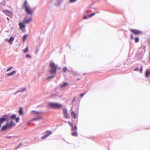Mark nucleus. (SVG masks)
I'll return each mask as SVG.
<instances>
[{
	"mask_svg": "<svg viewBox=\"0 0 150 150\" xmlns=\"http://www.w3.org/2000/svg\"><path fill=\"white\" fill-rule=\"evenodd\" d=\"M49 67L50 68L49 71L51 74L56 73L57 71V66L53 62H50L49 64Z\"/></svg>",
	"mask_w": 150,
	"mask_h": 150,
	"instance_id": "1",
	"label": "nucleus"
},
{
	"mask_svg": "<svg viewBox=\"0 0 150 150\" xmlns=\"http://www.w3.org/2000/svg\"><path fill=\"white\" fill-rule=\"evenodd\" d=\"M27 2L26 0L25 1L24 3L23 4V7L25 8V11H26L27 14H29L30 16L32 15L33 12V10H31L30 8L27 6Z\"/></svg>",
	"mask_w": 150,
	"mask_h": 150,
	"instance_id": "2",
	"label": "nucleus"
},
{
	"mask_svg": "<svg viewBox=\"0 0 150 150\" xmlns=\"http://www.w3.org/2000/svg\"><path fill=\"white\" fill-rule=\"evenodd\" d=\"M49 107L53 109H59L62 107V105L61 104L56 103H49Z\"/></svg>",
	"mask_w": 150,
	"mask_h": 150,
	"instance_id": "3",
	"label": "nucleus"
},
{
	"mask_svg": "<svg viewBox=\"0 0 150 150\" xmlns=\"http://www.w3.org/2000/svg\"><path fill=\"white\" fill-rule=\"evenodd\" d=\"M52 132L49 130H47L44 133V136L41 137V139H44L47 138L48 136L51 135Z\"/></svg>",
	"mask_w": 150,
	"mask_h": 150,
	"instance_id": "4",
	"label": "nucleus"
},
{
	"mask_svg": "<svg viewBox=\"0 0 150 150\" xmlns=\"http://www.w3.org/2000/svg\"><path fill=\"white\" fill-rule=\"evenodd\" d=\"M30 16H31L28 19L27 18V16H26L23 19V22L25 24H27L30 21H31L32 18V15Z\"/></svg>",
	"mask_w": 150,
	"mask_h": 150,
	"instance_id": "5",
	"label": "nucleus"
},
{
	"mask_svg": "<svg viewBox=\"0 0 150 150\" xmlns=\"http://www.w3.org/2000/svg\"><path fill=\"white\" fill-rule=\"evenodd\" d=\"M130 31L135 35H142V33L141 31L136 29H131Z\"/></svg>",
	"mask_w": 150,
	"mask_h": 150,
	"instance_id": "6",
	"label": "nucleus"
},
{
	"mask_svg": "<svg viewBox=\"0 0 150 150\" xmlns=\"http://www.w3.org/2000/svg\"><path fill=\"white\" fill-rule=\"evenodd\" d=\"M42 113L43 112L42 111H37L32 110L30 112V114L31 115H37L38 116V115H40V114Z\"/></svg>",
	"mask_w": 150,
	"mask_h": 150,
	"instance_id": "7",
	"label": "nucleus"
},
{
	"mask_svg": "<svg viewBox=\"0 0 150 150\" xmlns=\"http://www.w3.org/2000/svg\"><path fill=\"white\" fill-rule=\"evenodd\" d=\"M4 117H3L0 118V125H1V124L5 120H8V118L4 117H7V115H4Z\"/></svg>",
	"mask_w": 150,
	"mask_h": 150,
	"instance_id": "8",
	"label": "nucleus"
},
{
	"mask_svg": "<svg viewBox=\"0 0 150 150\" xmlns=\"http://www.w3.org/2000/svg\"><path fill=\"white\" fill-rule=\"evenodd\" d=\"M10 128L8 125V123H7L6 124L3 126L1 129V131H5L6 129L8 128Z\"/></svg>",
	"mask_w": 150,
	"mask_h": 150,
	"instance_id": "9",
	"label": "nucleus"
},
{
	"mask_svg": "<svg viewBox=\"0 0 150 150\" xmlns=\"http://www.w3.org/2000/svg\"><path fill=\"white\" fill-rule=\"evenodd\" d=\"M71 127V130L72 131H77V127L75 124H73L72 126Z\"/></svg>",
	"mask_w": 150,
	"mask_h": 150,
	"instance_id": "10",
	"label": "nucleus"
},
{
	"mask_svg": "<svg viewBox=\"0 0 150 150\" xmlns=\"http://www.w3.org/2000/svg\"><path fill=\"white\" fill-rule=\"evenodd\" d=\"M19 26L20 27V29H22L25 26V25H24V23L23 22H20L19 23Z\"/></svg>",
	"mask_w": 150,
	"mask_h": 150,
	"instance_id": "11",
	"label": "nucleus"
},
{
	"mask_svg": "<svg viewBox=\"0 0 150 150\" xmlns=\"http://www.w3.org/2000/svg\"><path fill=\"white\" fill-rule=\"evenodd\" d=\"M25 91H26V88H21V89H20V90L18 91H17L14 94L15 95L17 93H18V92H23Z\"/></svg>",
	"mask_w": 150,
	"mask_h": 150,
	"instance_id": "12",
	"label": "nucleus"
},
{
	"mask_svg": "<svg viewBox=\"0 0 150 150\" xmlns=\"http://www.w3.org/2000/svg\"><path fill=\"white\" fill-rule=\"evenodd\" d=\"M41 115H38L37 117L33 118L32 120V121H35L40 120L41 119Z\"/></svg>",
	"mask_w": 150,
	"mask_h": 150,
	"instance_id": "13",
	"label": "nucleus"
},
{
	"mask_svg": "<svg viewBox=\"0 0 150 150\" xmlns=\"http://www.w3.org/2000/svg\"><path fill=\"white\" fill-rule=\"evenodd\" d=\"M14 40V37H11L10 39L8 40V39H7V41H8L9 43L11 44L12 43L13 41Z\"/></svg>",
	"mask_w": 150,
	"mask_h": 150,
	"instance_id": "14",
	"label": "nucleus"
},
{
	"mask_svg": "<svg viewBox=\"0 0 150 150\" xmlns=\"http://www.w3.org/2000/svg\"><path fill=\"white\" fill-rule=\"evenodd\" d=\"M8 125L9 127H10L12 126H15V124L14 122H13L12 120H11L10 123L9 124L8 123Z\"/></svg>",
	"mask_w": 150,
	"mask_h": 150,
	"instance_id": "15",
	"label": "nucleus"
},
{
	"mask_svg": "<svg viewBox=\"0 0 150 150\" xmlns=\"http://www.w3.org/2000/svg\"><path fill=\"white\" fill-rule=\"evenodd\" d=\"M71 116L74 119L76 118V114L74 111H72L71 112Z\"/></svg>",
	"mask_w": 150,
	"mask_h": 150,
	"instance_id": "16",
	"label": "nucleus"
},
{
	"mask_svg": "<svg viewBox=\"0 0 150 150\" xmlns=\"http://www.w3.org/2000/svg\"><path fill=\"white\" fill-rule=\"evenodd\" d=\"M4 12L6 15L8 16H10L11 14V12L8 10H5Z\"/></svg>",
	"mask_w": 150,
	"mask_h": 150,
	"instance_id": "17",
	"label": "nucleus"
},
{
	"mask_svg": "<svg viewBox=\"0 0 150 150\" xmlns=\"http://www.w3.org/2000/svg\"><path fill=\"white\" fill-rule=\"evenodd\" d=\"M57 3L55 4V5L56 6H58L60 5L61 1V0H57Z\"/></svg>",
	"mask_w": 150,
	"mask_h": 150,
	"instance_id": "18",
	"label": "nucleus"
},
{
	"mask_svg": "<svg viewBox=\"0 0 150 150\" xmlns=\"http://www.w3.org/2000/svg\"><path fill=\"white\" fill-rule=\"evenodd\" d=\"M16 72V70L13 71L12 72L10 73L7 74V76H9L14 74Z\"/></svg>",
	"mask_w": 150,
	"mask_h": 150,
	"instance_id": "19",
	"label": "nucleus"
},
{
	"mask_svg": "<svg viewBox=\"0 0 150 150\" xmlns=\"http://www.w3.org/2000/svg\"><path fill=\"white\" fill-rule=\"evenodd\" d=\"M16 72V70L13 71L12 72L10 73L7 74V76H9L14 74Z\"/></svg>",
	"mask_w": 150,
	"mask_h": 150,
	"instance_id": "20",
	"label": "nucleus"
},
{
	"mask_svg": "<svg viewBox=\"0 0 150 150\" xmlns=\"http://www.w3.org/2000/svg\"><path fill=\"white\" fill-rule=\"evenodd\" d=\"M72 136H76L78 135V133L77 131H73V132L71 134Z\"/></svg>",
	"mask_w": 150,
	"mask_h": 150,
	"instance_id": "21",
	"label": "nucleus"
},
{
	"mask_svg": "<svg viewBox=\"0 0 150 150\" xmlns=\"http://www.w3.org/2000/svg\"><path fill=\"white\" fill-rule=\"evenodd\" d=\"M19 114L20 115H22L23 113V109L22 108H20L18 111Z\"/></svg>",
	"mask_w": 150,
	"mask_h": 150,
	"instance_id": "22",
	"label": "nucleus"
},
{
	"mask_svg": "<svg viewBox=\"0 0 150 150\" xmlns=\"http://www.w3.org/2000/svg\"><path fill=\"white\" fill-rule=\"evenodd\" d=\"M16 114H14L12 115L11 116V119L12 120L15 119V118H16Z\"/></svg>",
	"mask_w": 150,
	"mask_h": 150,
	"instance_id": "23",
	"label": "nucleus"
},
{
	"mask_svg": "<svg viewBox=\"0 0 150 150\" xmlns=\"http://www.w3.org/2000/svg\"><path fill=\"white\" fill-rule=\"evenodd\" d=\"M64 117L66 119H68L69 118V116L67 113H64Z\"/></svg>",
	"mask_w": 150,
	"mask_h": 150,
	"instance_id": "24",
	"label": "nucleus"
},
{
	"mask_svg": "<svg viewBox=\"0 0 150 150\" xmlns=\"http://www.w3.org/2000/svg\"><path fill=\"white\" fill-rule=\"evenodd\" d=\"M68 83H67L65 82L61 85V87L63 88L65 86H66L68 85Z\"/></svg>",
	"mask_w": 150,
	"mask_h": 150,
	"instance_id": "25",
	"label": "nucleus"
},
{
	"mask_svg": "<svg viewBox=\"0 0 150 150\" xmlns=\"http://www.w3.org/2000/svg\"><path fill=\"white\" fill-rule=\"evenodd\" d=\"M146 48V46L145 45H143L140 48L141 49H143L144 50V52H145Z\"/></svg>",
	"mask_w": 150,
	"mask_h": 150,
	"instance_id": "26",
	"label": "nucleus"
},
{
	"mask_svg": "<svg viewBox=\"0 0 150 150\" xmlns=\"http://www.w3.org/2000/svg\"><path fill=\"white\" fill-rule=\"evenodd\" d=\"M24 52L25 53H26L28 51V47H26L25 49L23 50Z\"/></svg>",
	"mask_w": 150,
	"mask_h": 150,
	"instance_id": "27",
	"label": "nucleus"
},
{
	"mask_svg": "<svg viewBox=\"0 0 150 150\" xmlns=\"http://www.w3.org/2000/svg\"><path fill=\"white\" fill-rule=\"evenodd\" d=\"M27 35H25L23 37V40L24 41L25 40L26 38H27Z\"/></svg>",
	"mask_w": 150,
	"mask_h": 150,
	"instance_id": "28",
	"label": "nucleus"
},
{
	"mask_svg": "<svg viewBox=\"0 0 150 150\" xmlns=\"http://www.w3.org/2000/svg\"><path fill=\"white\" fill-rule=\"evenodd\" d=\"M139 41V38L137 37L135 38V41L136 43L138 42Z\"/></svg>",
	"mask_w": 150,
	"mask_h": 150,
	"instance_id": "29",
	"label": "nucleus"
},
{
	"mask_svg": "<svg viewBox=\"0 0 150 150\" xmlns=\"http://www.w3.org/2000/svg\"><path fill=\"white\" fill-rule=\"evenodd\" d=\"M95 13H93L89 15H88V16L89 17H91L93 16V15H94L95 14Z\"/></svg>",
	"mask_w": 150,
	"mask_h": 150,
	"instance_id": "30",
	"label": "nucleus"
},
{
	"mask_svg": "<svg viewBox=\"0 0 150 150\" xmlns=\"http://www.w3.org/2000/svg\"><path fill=\"white\" fill-rule=\"evenodd\" d=\"M16 121L17 122H18L19 121V117H16V118H15Z\"/></svg>",
	"mask_w": 150,
	"mask_h": 150,
	"instance_id": "31",
	"label": "nucleus"
},
{
	"mask_svg": "<svg viewBox=\"0 0 150 150\" xmlns=\"http://www.w3.org/2000/svg\"><path fill=\"white\" fill-rule=\"evenodd\" d=\"M63 110L64 114L67 113V111L66 109H63Z\"/></svg>",
	"mask_w": 150,
	"mask_h": 150,
	"instance_id": "32",
	"label": "nucleus"
},
{
	"mask_svg": "<svg viewBox=\"0 0 150 150\" xmlns=\"http://www.w3.org/2000/svg\"><path fill=\"white\" fill-rule=\"evenodd\" d=\"M54 77L53 76H48L47 78V79H52Z\"/></svg>",
	"mask_w": 150,
	"mask_h": 150,
	"instance_id": "33",
	"label": "nucleus"
},
{
	"mask_svg": "<svg viewBox=\"0 0 150 150\" xmlns=\"http://www.w3.org/2000/svg\"><path fill=\"white\" fill-rule=\"evenodd\" d=\"M67 70V68L66 67H64V68L62 69V70L64 72H65Z\"/></svg>",
	"mask_w": 150,
	"mask_h": 150,
	"instance_id": "34",
	"label": "nucleus"
},
{
	"mask_svg": "<svg viewBox=\"0 0 150 150\" xmlns=\"http://www.w3.org/2000/svg\"><path fill=\"white\" fill-rule=\"evenodd\" d=\"M76 97H74L73 98V99L71 102L72 104H73L74 103L75 101L76 100Z\"/></svg>",
	"mask_w": 150,
	"mask_h": 150,
	"instance_id": "35",
	"label": "nucleus"
},
{
	"mask_svg": "<svg viewBox=\"0 0 150 150\" xmlns=\"http://www.w3.org/2000/svg\"><path fill=\"white\" fill-rule=\"evenodd\" d=\"M77 0H69V2L70 3H73L76 2Z\"/></svg>",
	"mask_w": 150,
	"mask_h": 150,
	"instance_id": "36",
	"label": "nucleus"
},
{
	"mask_svg": "<svg viewBox=\"0 0 150 150\" xmlns=\"http://www.w3.org/2000/svg\"><path fill=\"white\" fill-rule=\"evenodd\" d=\"M25 57H26L28 58H30L31 57V55L28 54H26L25 55Z\"/></svg>",
	"mask_w": 150,
	"mask_h": 150,
	"instance_id": "37",
	"label": "nucleus"
},
{
	"mask_svg": "<svg viewBox=\"0 0 150 150\" xmlns=\"http://www.w3.org/2000/svg\"><path fill=\"white\" fill-rule=\"evenodd\" d=\"M88 17H89L88 16V15H85V16H84L83 17V18L84 19H86L88 18Z\"/></svg>",
	"mask_w": 150,
	"mask_h": 150,
	"instance_id": "38",
	"label": "nucleus"
},
{
	"mask_svg": "<svg viewBox=\"0 0 150 150\" xmlns=\"http://www.w3.org/2000/svg\"><path fill=\"white\" fill-rule=\"evenodd\" d=\"M0 10L1 11H2L4 12V11H5V10L2 7H0Z\"/></svg>",
	"mask_w": 150,
	"mask_h": 150,
	"instance_id": "39",
	"label": "nucleus"
},
{
	"mask_svg": "<svg viewBox=\"0 0 150 150\" xmlns=\"http://www.w3.org/2000/svg\"><path fill=\"white\" fill-rule=\"evenodd\" d=\"M12 68H13V67H10V68H8L7 69V70H6V72H8V71H10Z\"/></svg>",
	"mask_w": 150,
	"mask_h": 150,
	"instance_id": "40",
	"label": "nucleus"
},
{
	"mask_svg": "<svg viewBox=\"0 0 150 150\" xmlns=\"http://www.w3.org/2000/svg\"><path fill=\"white\" fill-rule=\"evenodd\" d=\"M139 70V67H136L134 70V71H137Z\"/></svg>",
	"mask_w": 150,
	"mask_h": 150,
	"instance_id": "41",
	"label": "nucleus"
},
{
	"mask_svg": "<svg viewBox=\"0 0 150 150\" xmlns=\"http://www.w3.org/2000/svg\"><path fill=\"white\" fill-rule=\"evenodd\" d=\"M5 4V2L4 1H3L2 2H1L0 4V5H4Z\"/></svg>",
	"mask_w": 150,
	"mask_h": 150,
	"instance_id": "42",
	"label": "nucleus"
},
{
	"mask_svg": "<svg viewBox=\"0 0 150 150\" xmlns=\"http://www.w3.org/2000/svg\"><path fill=\"white\" fill-rule=\"evenodd\" d=\"M11 137H12L11 136H6V137H5V138H6V139H10L11 138Z\"/></svg>",
	"mask_w": 150,
	"mask_h": 150,
	"instance_id": "43",
	"label": "nucleus"
},
{
	"mask_svg": "<svg viewBox=\"0 0 150 150\" xmlns=\"http://www.w3.org/2000/svg\"><path fill=\"white\" fill-rule=\"evenodd\" d=\"M86 93H82L80 94V96L81 97H83L85 94Z\"/></svg>",
	"mask_w": 150,
	"mask_h": 150,
	"instance_id": "44",
	"label": "nucleus"
},
{
	"mask_svg": "<svg viewBox=\"0 0 150 150\" xmlns=\"http://www.w3.org/2000/svg\"><path fill=\"white\" fill-rule=\"evenodd\" d=\"M40 139H39V138L38 137H35L34 139V140H39Z\"/></svg>",
	"mask_w": 150,
	"mask_h": 150,
	"instance_id": "45",
	"label": "nucleus"
},
{
	"mask_svg": "<svg viewBox=\"0 0 150 150\" xmlns=\"http://www.w3.org/2000/svg\"><path fill=\"white\" fill-rule=\"evenodd\" d=\"M68 124L70 125L71 127L72 126V125H73L70 122H68Z\"/></svg>",
	"mask_w": 150,
	"mask_h": 150,
	"instance_id": "46",
	"label": "nucleus"
},
{
	"mask_svg": "<svg viewBox=\"0 0 150 150\" xmlns=\"http://www.w3.org/2000/svg\"><path fill=\"white\" fill-rule=\"evenodd\" d=\"M130 38L131 39H133V36L132 34H131L130 35Z\"/></svg>",
	"mask_w": 150,
	"mask_h": 150,
	"instance_id": "47",
	"label": "nucleus"
},
{
	"mask_svg": "<svg viewBox=\"0 0 150 150\" xmlns=\"http://www.w3.org/2000/svg\"><path fill=\"white\" fill-rule=\"evenodd\" d=\"M140 71L141 72H142V70H143V69H142V67H141V68H140Z\"/></svg>",
	"mask_w": 150,
	"mask_h": 150,
	"instance_id": "48",
	"label": "nucleus"
},
{
	"mask_svg": "<svg viewBox=\"0 0 150 150\" xmlns=\"http://www.w3.org/2000/svg\"><path fill=\"white\" fill-rule=\"evenodd\" d=\"M7 19L8 20H9V18L8 17H7Z\"/></svg>",
	"mask_w": 150,
	"mask_h": 150,
	"instance_id": "49",
	"label": "nucleus"
},
{
	"mask_svg": "<svg viewBox=\"0 0 150 150\" xmlns=\"http://www.w3.org/2000/svg\"><path fill=\"white\" fill-rule=\"evenodd\" d=\"M77 80L79 81L80 80V79L79 78H78L77 79Z\"/></svg>",
	"mask_w": 150,
	"mask_h": 150,
	"instance_id": "50",
	"label": "nucleus"
},
{
	"mask_svg": "<svg viewBox=\"0 0 150 150\" xmlns=\"http://www.w3.org/2000/svg\"><path fill=\"white\" fill-rule=\"evenodd\" d=\"M1 125H0V128L1 127Z\"/></svg>",
	"mask_w": 150,
	"mask_h": 150,
	"instance_id": "51",
	"label": "nucleus"
},
{
	"mask_svg": "<svg viewBox=\"0 0 150 150\" xmlns=\"http://www.w3.org/2000/svg\"><path fill=\"white\" fill-rule=\"evenodd\" d=\"M38 50H37L36 52H38Z\"/></svg>",
	"mask_w": 150,
	"mask_h": 150,
	"instance_id": "52",
	"label": "nucleus"
},
{
	"mask_svg": "<svg viewBox=\"0 0 150 150\" xmlns=\"http://www.w3.org/2000/svg\"><path fill=\"white\" fill-rule=\"evenodd\" d=\"M72 108L71 109V110H72Z\"/></svg>",
	"mask_w": 150,
	"mask_h": 150,
	"instance_id": "53",
	"label": "nucleus"
}]
</instances>
